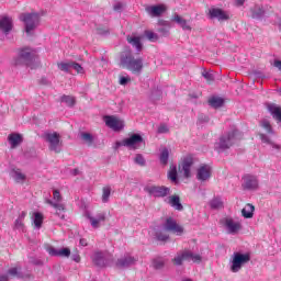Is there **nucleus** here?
Returning a JSON list of instances; mask_svg holds the SVG:
<instances>
[{
    "instance_id": "f257e3e1",
    "label": "nucleus",
    "mask_w": 281,
    "mask_h": 281,
    "mask_svg": "<svg viewBox=\"0 0 281 281\" xmlns=\"http://www.w3.org/2000/svg\"><path fill=\"white\" fill-rule=\"evenodd\" d=\"M11 65H13V67H30V69H36L40 61L34 49L30 47H22L16 50V56L12 58Z\"/></svg>"
},
{
    "instance_id": "f03ea898",
    "label": "nucleus",
    "mask_w": 281,
    "mask_h": 281,
    "mask_svg": "<svg viewBox=\"0 0 281 281\" xmlns=\"http://www.w3.org/2000/svg\"><path fill=\"white\" fill-rule=\"evenodd\" d=\"M121 67L128 69L132 74H142V69H144V59L142 57L135 58L133 53L125 52L121 55Z\"/></svg>"
},
{
    "instance_id": "7ed1b4c3",
    "label": "nucleus",
    "mask_w": 281,
    "mask_h": 281,
    "mask_svg": "<svg viewBox=\"0 0 281 281\" xmlns=\"http://www.w3.org/2000/svg\"><path fill=\"white\" fill-rule=\"evenodd\" d=\"M19 19L24 23L25 32L29 36H32L34 30L41 25V14L36 12L21 13Z\"/></svg>"
},
{
    "instance_id": "20e7f679",
    "label": "nucleus",
    "mask_w": 281,
    "mask_h": 281,
    "mask_svg": "<svg viewBox=\"0 0 281 281\" xmlns=\"http://www.w3.org/2000/svg\"><path fill=\"white\" fill-rule=\"evenodd\" d=\"M46 203L50 205V207H54L55 210V216H58V218H65V203H63V195H60L59 190L53 191V200H46Z\"/></svg>"
},
{
    "instance_id": "39448f33",
    "label": "nucleus",
    "mask_w": 281,
    "mask_h": 281,
    "mask_svg": "<svg viewBox=\"0 0 281 281\" xmlns=\"http://www.w3.org/2000/svg\"><path fill=\"white\" fill-rule=\"evenodd\" d=\"M142 144H144V137L139 134H132L130 137L115 143V148H120L121 146H124L125 148H128L130 150H138V148H142Z\"/></svg>"
},
{
    "instance_id": "423d86ee",
    "label": "nucleus",
    "mask_w": 281,
    "mask_h": 281,
    "mask_svg": "<svg viewBox=\"0 0 281 281\" xmlns=\"http://www.w3.org/2000/svg\"><path fill=\"white\" fill-rule=\"evenodd\" d=\"M44 139L48 144V149L52 153H61L63 150V142H60V134L53 132V133H45Z\"/></svg>"
},
{
    "instance_id": "0eeeda50",
    "label": "nucleus",
    "mask_w": 281,
    "mask_h": 281,
    "mask_svg": "<svg viewBox=\"0 0 281 281\" xmlns=\"http://www.w3.org/2000/svg\"><path fill=\"white\" fill-rule=\"evenodd\" d=\"M86 218L90 222L91 227L93 229H99V227H102L103 223L106 222V213L105 212H97L91 213L90 211L85 212Z\"/></svg>"
},
{
    "instance_id": "6e6552de",
    "label": "nucleus",
    "mask_w": 281,
    "mask_h": 281,
    "mask_svg": "<svg viewBox=\"0 0 281 281\" xmlns=\"http://www.w3.org/2000/svg\"><path fill=\"white\" fill-rule=\"evenodd\" d=\"M249 260H251V255L235 252L233 255L231 270L233 271V273H238V271H240V269H243V266L247 265V262H249Z\"/></svg>"
},
{
    "instance_id": "1a4fd4ad",
    "label": "nucleus",
    "mask_w": 281,
    "mask_h": 281,
    "mask_svg": "<svg viewBox=\"0 0 281 281\" xmlns=\"http://www.w3.org/2000/svg\"><path fill=\"white\" fill-rule=\"evenodd\" d=\"M91 260L97 267H109L113 260V256L108 251H94Z\"/></svg>"
},
{
    "instance_id": "9d476101",
    "label": "nucleus",
    "mask_w": 281,
    "mask_h": 281,
    "mask_svg": "<svg viewBox=\"0 0 281 281\" xmlns=\"http://www.w3.org/2000/svg\"><path fill=\"white\" fill-rule=\"evenodd\" d=\"M193 164H194V158L192 157V155H188L184 158H182L181 164L178 167V170L180 172V176H178V178L183 177L184 179H190L191 177L190 168H192Z\"/></svg>"
},
{
    "instance_id": "9b49d317",
    "label": "nucleus",
    "mask_w": 281,
    "mask_h": 281,
    "mask_svg": "<svg viewBox=\"0 0 281 281\" xmlns=\"http://www.w3.org/2000/svg\"><path fill=\"white\" fill-rule=\"evenodd\" d=\"M105 125L108 128H111L115 133H120V131H124V120L114 116V115H106L103 117Z\"/></svg>"
},
{
    "instance_id": "f8f14e48",
    "label": "nucleus",
    "mask_w": 281,
    "mask_h": 281,
    "mask_svg": "<svg viewBox=\"0 0 281 281\" xmlns=\"http://www.w3.org/2000/svg\"><path fill=\"white\" fill-rule=\"evenodd\" d=\"M220 223L227 229L228 234H238L243 229V224L232 217H224Z\"/></svg>"
},
{
    "instance_id": "ddd939ff",
    "label": "nucleus",
    "mask_w": 281,
    "mask_h": 281,
    "mask_svg": "<svg viewBox=\"0 0 281 281\" xmlns=\"http://www.w3.org/2000/svg\"><path fill=\"white\" fill-rule=\"evenodd\" d=\"M236 135H238V131L234 130L232 132H229L226 136H222L220 138V149L221 150H227L229 148H232V146H234L235 142H236Z\"/></svg>"
},
{
    "instance_id": "4468645a",
    "label": "nucleus",
    "mask_w": 281,
    "mask_h": 281,
    "mask_svg": "<svg viewBox=\"0 0 281 281\" xmlns=\"http://www.w3.org/2000/svg\"><path fill=\"white\" fill-rule=\"evenodd\" d=\"M145 192H148L150 196L164 199V196H168V194H170V188L150 186L145 188Z\"/></svg>"
},
{
    "instance_id": "2eb2a0df",
    "label": "nucleus",
    "mask_w": 281,
    "mask_h": 281,
    "mask_svg": "<svg viewBox=\"0 0 281 281\" xmlns=\"http://www.w3.org/2000/svg\"><path fill=\"white\" fill-rule=\"evenodd\" d=\"M168 10L166 4H156V5H148L145 8V11L148 15H150L153 19L161 16Z\"/></svg>"
},
{
    "instance_id": "dca6fc26",
    "label": "nucleus",
    "mask_w": 281,
    "mask_h": 281,
    "mask_svg": "<svg viewBox=\"0 0 281 281\" xmlns=\"http://www.w3.org/2000/svg\"><path fill=\"white\" fill-rule=\"evenodd\" d=\"M209 16L210 19H217V21H229V13L218 8H211L209 10Z\"/></svg>"
},
{
    "instance_id": "f3484780",
    "label": "nucleus",
    "mask_w": 281,
    "mask_h": 281,
    "mask_svg": "<svg viewBox=\"0 0 281 281\" xmlns=\"http://www.w3.org/2000/svg\"><path fill=\"white\" fill-rule=\"evenodd\" d=\"M137 260H138L137 257H133L130 254H127L116 261V267H121L122 269L126 267H133V265H135Z\"/></svg>"
},
{
    "instance_id": "a211bd4d",
    "label": "nucleus",
    "mask_w": 281,
    "mask_h": 281,
    "mask_svg": "<svg viewBox=\"0 0 281 281\" xmlns=\"http://www.w3.org/2000/svg\"><path fill=\"white\" fill-rule=\"evenodd\" d=\"M47 251L49 256H57L58 258H69L71 256V250L69 248H54V247H48Z\"/></svg>"
},
{
    "instance_id": "6ab92c4d",
    "label": "nucleus",
    "mask_w": 281,
    "mask_h": 281,
    "mask_svg": "<svg viewBox=\"0 0 281 281\" xmlns=\"http://www.w3.org/2000/svg\"><path fill=\"white\" fill-rule=\"evenodd\" d=\"M8 143L10 145V148H12V149L19 148V146H21V144H23V135H21L19 133H11L8 136Z\"/></svg>"
},
{
    "instance_id": "aec40b11",
    "label": "nucleus",
    "mask_w": 281,
    "mask_h": 281,
    "mask_svg": "<svg viewBox=\"0 0 281 281\" xmlns=\"http://www.w3.org/2000/svg\"><path fill=\"white\" fill-rule=\"evenodd\" d=\"M12 18L5 15L0 18V32H3V34H10V32H12Z\"/></svg>"
},
{
    "instance_id": "412c9836",
    "label": "nucleus",
    "mask_w": 281,
    "mask_h": 281,
    "mask_svg": "<svg viewBox=\"0 0 281 281\" xmlns=\"http://www.w3.org/2000/svg\"><path fill=\"white\" fill-rule=\"evenodd\" d=\"M153 235L156 239L160 240L161 243H166L168 238H170V235L168 234V231L164 226H158L153 229Z\"/></svg>"
},
{
    "instance_id": "4be33fe9",
    "label": "nucleus",
    "mask_w": 281,
    "mask_h": 281,
    "mask_svg": "<svg viewBox=\"0 0 281 281\" xmlns=\"http://www.w3.org/2000/svg\"><path fill=\"white\" fill-rule=\"evenodd\" d=\"M196 177H198L199 181H207V179H210V177H212V169L207 165H202L198 169Z\"/></svg>"
},
{
    "instance_id": "5701e85b",
    "label": "nucleus",
    "mask_w": 281,
    "mask_h": 281,
    "mask_svg": "<svg viewBox=\"0 0 281 281\" xmlns=\"http://www.w3.org/2000/svg\"><path fill=\"white\" fill-rule=\"evenodd\" d=\"M9 175H10L11 179H13V181H15V183H24L25 179H27L25 173H23V171L19 168L11 169Z\"/></svg>"
},
{
    "instance_id": "b1692460",
    "label": "nucleus",
    "mask_w": 281,
    "mask_h": 281,
    "mask_svg": "<svg viewBox=\"0 0 281 281\" xmlns=\"http://www.w3.org/2000/svg\"><path fill=\"white\" fill-rule=\"evenodd\" d=\"M244 188L246 190H256L258 188V178H256V176H245Z\"/></svg>"
},
{
    "instance_id": "393cba45",
    "label": "nucleus",
    "mask_w": 281,
    "mask_h": 281,
    "mask_svg": "<svg viewBox=\"0 0 281 281\" xmlns=\"http://www.w3.org/2000/svg\"><path fill=\"white\" fill-rule=\"evenodd\" d=\"M127 43H130V45L135 47L137 54H139V52H142L144 47L142 45V38L137 36L127 37Z\"/></svg>"
},
{
    "instance_id": "a878e982",
    "label": "nucleus",
    "mask_w": 281,
    "mask_h": 281,
    "mask_svg": "<svg viewBox=\"0 0 281 281\" xmlns=\"http://www.w3.org/2000/svg\"><path fill=\"white\" fill-rule=\"evenodd\" d=\"M162 227L166 229V232H177V220L168 217Z\"/></svg>"
},
{
    "instance_id": "bb28decb",
    "label": "nucleus",
    "mask_w": 281,
    "mask_h": 281,
    "mask_svg": "<svg viewBox=\"0 0 281 281\" xmlns=\"http://www.w3.org/2000/svg\"><path fill=\"white\" fill-rule=\"evenodd\" d=\"M256 211V206L254 204H246V206L241 210V216L244 218H254V212Z\"/></svg>"
},
{
    "instance_id": "cd10ccee",
    "label": "nucleus",
    "mask_w": 281,
    "mask_h": 281,
    "mask_svg": "<svg viewBox=\"0 0 281 281\" xmlns=\"http://www.w3.org/2000/svg\"><path fill=\"white\" fill-rule=\"evenodd\" d=\"M32 221L35 229H41L43 225V213H38V212L33 213Z\"/></svg>"
},
{
    "instance_id": "c85d7f7f",
    "label": "nucleus",
    "mask_w": 281,
    "mask_h": 281,
    "mask_svg": "<svg viewBox=\"0 0 281 281\" xmlns=\"http://www.w3.org/2000/svg\"><path fill=\"white\" fill-rule=\"evenodd\" d=\"M209 104L213 109H221V106H223V104H225V100L220 97H212L211 99H209Z\"/></svg>"
},
{
    "instance_id": "c756f323",
    "label": "nucleus",
    "mask_w": 281,
    "mask_h": 281,
    "mask_svg": "<svg viewBox=\"0 0 281 281\" xmlns=\"http://www.w3.org/2000/svg\"><path fill=\"white\" fill-rule=\"evenodd\" d=\"M60 102L66 104V106H75L76 105V97L64 94L60 98Z\"/></svg>"
},
{
    "instance_id": "7c9ffc66",
    "label": "nucleus",
    "mask_w": 281,
    "mask_h": 281,
    "mask_svg": "<svg viewBox=\"0 0 281 281\" xmlns=\"http://www.w3.org/2000/svg\"><path fill=\"white\" fill-rule=\"evenodd\" d=\"M190 250H183L177 258V265H183V262H190Z\"/></svg>"
},
{
    "instance_id": "2f4dec72",
    "label": "nucleus",
    "mask_w": 281,
    "mask_h": 281,
    "mask_svg": "<svg viewBox=\"0 0 281 281\" xmlns=\"http://www.w3.org/2000/svg\"><path fill=\"white\" fill-rule=\"evenodd\" d=\"M269 111L273 117H276L279 122H281V108L271 105L269 106Z\"/></svg>"
},
{
    "instance_id": "473e14b6",
    "label": "nucleus",
    "mask_w": 281,
    "mask_h": 281,
    "mask_svg": "<svg viewBox=\"0 0 281 281\" xmlns=\"http://www.w3.org/2000/svg\"><path fill=\"white\" fill-rule=\"evenodd\" d=\"M170 157V151H168L167 148H164L161 151H160V156H159V159H160V164H162V166H166L168 164V158Z\"/></svg>"
},
{
    "instance_id": "72a5a7b5",
    "label": "nucleus",
    "mask_w": 281,
    "mask_h": 281,
    "mask_svg": "<svg viewBox=\"0 0 281 281\" xmlns=\"http://www.w3.org/2000/svg\"><path fill=\"white\" fill-rule=\"evenodd\" d=\"M144 34H145L147 41H150L151 43L159 41V35H157V33H155L153 31H145Z\"/></svg>"
},
{
    "instance_id": "f704fd0d",
    "label": "nucleus",
    "mask_w": 281,
    "mask_h": 281,
    "mask_svg": "<svg viewBox=\"0 0 281 281\" xmlns=\"http://www.w3.org/2000/svg\"><path fill=\"white\" fill-rule=\"evenodd\" d=\"M168 179L172 181V183H177V166L172 165L168 172Z\"/></svg>"
},
{
    "instance_id": "c9c22d12",
    "label": "nucleus",
    "mask_w": 281,
    "mask_h": 281,
    "mask_svg": "<svg viewBox=\"0 0 281 281\" xmlns=\"http://www.w3.org/2000/svg\"><path fill=\"white\" fill-rule=\"evenodd\" d=\"M202 76L206 80L207 85H212V82H214V72H212V70H204Z\"/></svg>"
},
{
    "instance_id": "e433bc0d",
    "label": "nucleus",
    "mask_w": 281,
    "mask_h": 281,
    "mask_svg": "<svg viewBox=\"0 0 281 281\" xmlns=\"http://www.w3.org/2000/svg\"><path fill=\"white\" fill-rule=\"evenodd\" d=\"M210 205L212 210H221L223 209V201H221L218 198H215L210 202Z\"/></svg>"
},
{
    "instance_id": "4c0bfd02",
    "label": "nucleus",
    "mask_w": 281,
    "mask_h": 281,
    "mask_svg": "<svg viewBox=\"0 0 281 281\" xmlns=\"http://www.w3.org/2000/svg\"><path fill=\"white\" fill-rule=\"evenodd\" d=\"M134 164H136L137 166H146V158H144V155L142 154H137L135 157H134Z\"/></svg>"
},
{
    "instance_id": "58836bf2",
    "label": "nucleus",
    "mask_w": 281,
    "mask_h": 281,
    "mask_svg": "<svg viewBox=\"0 0 281 281\" xmlns=\"http://www.w3.org/2000/svg\"><path fill=\"white\" fill-rule=\"evenodd\" d=\"M151 266H153L154 269H162L164 259L161 257L153 259Z\"/></svg>"
},
{
    "instance_id": "ea45409f",
    "label": "nucleus",
    "mask_w": 281,
    "mask_h": 281,
    "mask_svg": "<svg viewBox=\"0 0 281 281\" xmlns=\"http://www.w3.org/2000/svg\"><path fill=\"white\" fill-rule=\"evenodd\" d=\"M111 196V188L110 187H104L103 188V193H102V202L103 203H109V198Z\"/></svg>"
},
{
    "instance_id": "a19ab883",
    "label": "nucleus",
    "mask_w": 281,
    "mask_h": 281,
    "mask_svg": "<svg viewBox=\"0 0 281 281\" xmlns=\"http://www.w3.org/2000/svg\"><path fill=\"white\" fill-rule=\"evenodd\" d=\"M58 69H60V71H66V74H69V69H71V63H58L57 64Z\"/></svg>"
},
{
    "instance_id": "79ce46f5",
    "label": "nucleus",
    "mask_w": 281,
    "mask_h": 281,
    "mask_svg": "<svg viewBox=\"0 0 281 281\" xmlns=\"http://www.w3.org/2000/svg\"><path fill=\"white\" fill-rule=\"evenodd\" d=\"M177 23L178 25H180V27H182V30H190V24L188 23V21L183 20L181 16H177Z\"/></svg>"
},
{
    "instance_id": "37998d69",
    "label": "nucleus",
    "mask_w": 281,
    "mask_h": 281,
    "mask_svg": "<svg viewBox=\"0 0 281 281\" xmlns=\"http://www.w3.org/2000/svg\"><path fill=\"white\" fill-rule=\"evenodd\" d=\"M81 139H83V142L89 144V146H91V144H93V136L90 133H82Z\"/></svg>"
},
{
    "instance_id": "c03bdc74",
    "label": "nucleus",
    "mask_w": 281,
    "mask_h": 281,
    "mask_svg": "<svg viewBox=\"0 0 281 281\" xmlns=\"http://www.w3.org/2000/svg\"><path fill=\"white\" fill-rule=\"evenodd\" d=\"M14 229H19L20 232H23V229H25V225L23 224L22 220H19V218L15 220Z\"/></svg>"
},
{
    "instance_id": "a18cd8bd",
    "label": "nucleus",
    "mask_w": 281,
    "mask_h": 281,
    "mask_svg": "<svg viewBox=\"0 0 281 281\" xmlns=\"http://www.w3.org/2000/svg\"><path fill=\"white\" fill-rule=\"evenodd\" d=\"M71 69H75L77 74H85V68H82L78 63H71Z\"/></svg>"
},
{
    "instance_id": "49530a36",
    "label": "nucleus",
    "mask_w": 281,
    "mask_h": 281,
    "mask_svg": "<svg viewBox=\"0 0 281 281\" xmlns=\"http://www.w3.org/2000/svg\"><path fill=\"white\" fill-rule=\"evenodd\" d=\"M166 202L171 205V207H177V195H172L166 199Z\"/></svg>"
},
{
    "instance_id": "de8ad7c7",
    "label": "nucleus",
    "mask_w": 281,
    "mask_h": 281,
    "mask_svg": "<svg viewBox=\"0 0 281 281\" xmlns=\"http://www.w3.org/2000/svg\"><path fill=\"white\" fill-rule=\"evenodd\" d=\"M131 80V77H128V76H123V77H120V80H119V82H120V85H122V87H126V85H128V81Z\"/></svg>"
},
{
    "instance_id": "09e8293b",
    "label": "nucleus",
    "mask_w": 281,
    "mask_h": 281,
    "mask_svg": "<svg viewBox=\"0 0 281 281\" xmlns=\"http://www.w3.org/2000/svg\"><path fill=\"white\" fill-rule=\"evenodd\" d=\"M261 126L267 130V133H271V123L269 121H263Z\"/></svg>"
},
{
    "instance_id": "8fccbe9b",
    "label": "nucleus",
    "mask_w": 281,
    "mask_h": 281,
    "mask_svg": "<svg viewBox=\"0 0 281 281\" xmlns=\"http://www.w3.org/2000/svg\"><path fill=\"white\" fill-rule=\"evenodd\" d=\"M202 260H203V257H201V255H199V254L193 255V262L199 265L202 262Z\"/></svg>"
},
{
    "instance_id": "3c124183",
    "label": "nucleus",
    "mask_w": 281,
    "mask_h": 281,
    "mask_svg": "<svg viewBox=\"0 0 281 281\" xmlns=\"http://www.w3.org/2000/svg\"><path fill=\"white\" fill-rule=\"evenodd\" d=\"M114 11L115 12H122V9L124 8V4H122V2H117L114 4Z\"/></svg>"
},
{
    "instance_id": "603ef678",
    "label": "nucleus",
    "mask_w": 281,
    "mask_h": 281,
    "mask_svg": "<svg viewBox=\"0 0 281 281\" xmlns=\"http://www.w3.org/2000/svg\"><path fill=\"white\" fill-rule=\"evenodd\" d=\"M9 276H19V268H11L9 271H8Z\"/></svg>"
},
{
    "instance_id": "864d4df0",
    "label": "nucleus",
    "mask_w": 281,
    "mask_h": 281,
    "mask_svg": "<svg viewBox=\"0 0 281 281\" xmlns=\"http://www.w3.org/2000/svg\"><path fill=\"white\" fill-rule=\"evenodd\" d=\"M158 133H168V125H160L158 127Z\"/></svg>"
},
{
    "instance_id": "5fc2aeb1",
    "label": "nucleus",
    "mask_w": 281,
    "mask_h": 281,
    "mask_svg": "<svg viewBox=\"0 0 281 281\" xmlns=\"http://www.w3.org/2000/svg\"><path fill=\"white\" fill-rule=\"evenodd\" d=\"M25 216H27V212L22 211V212L20 213V215L18 216V220H20V221H25Z\"/></svg>"
},
{
    "instance_id": "6e6d98bb",
    "label": "nucleus",
    "mask_w": 281,
    "mask_h": 281,
    "mask_svg": "<svg viewBox=\"0 0 281 281\" xmlns=\"http://www.w3.org/2000/svg\"><path fill=\"white\" fill-rule=\"evenodd\" d=\"M181 210H183V205L181 204V201L179 199V196L177 198V211L181 212Z\"/></svg>"
},
{
    "instance_id": "4d7b16f0",
    "label": "nucleus",
    "mask_w": 281,
    "mask_h": 281,
    "mask_svg": "<svg viewBox=\"0 0 281 281\" xmlns=\"http://www.w3.org/2000/svg\"><path fill=\"white\" fill-rule=\"evenodd\" d=\"M259 137L262 142L269 143V137H267L265 134H260Z\"/></svg>"
},
{
    "instance_id": "13d9d810",
    "label": "nucleus",
    "mask_w": 281,
    "mask_h": 281,
    "mask_svg": "<svg viewBox=\"0 0 281 281\" xmlns=\"http://www.w3.org/2000/svg\"><path fill=\"white\" fill-rule=\"evenodd\" d=\"M177 234H178V236H181V234H183V227L182 226H180V225L177 226Z\"/></svg>"
},
{
    "instance_id": "bf43d9fd",
    "label": "nucleus",
    "mask_w": 281,
    "mask_h": 281,
    "mask_svg": "<svg viewBox=\"0 0 281 281\" xmlns=\"http://www.w3.org/2000/svg\"><path fill=\"white\" fill-rule=\"evenodd\" d=\"M274 67L281 71V60H274Z\"/></svg>"
},
{
    "instance_id": "052dcab7",
    "label": "nucleus",
    "mask_w": 281,
    "mask_h": 281,
    "mask_svg": "<svg viewBox=\"0 0 281 281\" xmlns=\"http://www.w3.org/2000/svg\"><path fill=\"white\" fill-rule=\"evenodd\" d=\"M79 244L81 245V247H87V245H88L87 239H85V238H81L79 240Z\"/></svg>"
},
{
    "instance_id": "680f3d73",
    "label": "nucleus",
    "mask_w": 281,
    "mask_h": 281,
    "mask_svg": "<svg viewBox=\"0 0 281 281\" xmlns=\"http://www.w3.org/2000/svg\"><path fill=\"white\" fill-rule=\"evenodd\" d=\"M72 260H74L75 262H80V257H79L78 255H75V256L72 257Z\"/></svg>"
},
{
    "instance_id": "e2e57ef3",
    "label": "nucleus",
    "mask_w": 281,
    "mask_h": 281,
    "mask_svg": "<svg viewBox=\"0 0 281 281\" xmlns=\"http://www.w3.org/2000/svg\"><path fill=\"white\" fill-rule=\"evenodd\" d=\"M194 260V254L192 251H190V256H189V262Z\"/></svg>"
},
{
    "instance_id": "0e129e2a",
    "label": "nucleus",
    "mask_w": 281,
    "mask_h": 281,
    "mask_svg": "<svg viewBox=\"0 0 281 281\" xmlns=\"http://www.w3.org/2000/svg\"><path fill=\"white\" fill-rule=\"evenodd\" d=\"M236 4L237 5H244L245 4V0H236Z\"/></svg>"
},
{
    "instance_id": "69168bd1",
    "label": "nucleus",
    "mask_w": 281,
    "mask_h": 281,
    "mask_svg": "<svg viewBox=\"0 0 281 281\" xmlns=\"http://www.w3.org/2000/svg\"><path fill=\"white\" fill-rule=\"evenodd\" d=\"M0 281H8V276H0Z\"/></svg>"
},
{
    "instance_id": "338daca9",
    "label": "nucleus",
    "mask_w": 281,
    "mask_h": 281,
    "mask_svg": "<svg viewBox=\"0 0 281 281\" xmlns=\"http://www.w3.org/2000/svg\"><path fill=\"white\" fill-rule=\"evenodd\" d=\"M262 14H265V11L262 9H260L258 15L262 16Z\"/></svg>"
},
{
    "instance_id": "774afa93",
    "label": "nucleus",
    "mask_w": 281,
    "mask_h": 281,
    "mask_svg": "<svg viewBox=\"0 0 281 281\" xmlns=\"http://www.w3.org/2000/svg\"><path fill=\"white\" fill-rule=\"evenodd\" d=\"M182 281H192L191 279H184V280H182Z\"/></svg>"
}]
</instances>
